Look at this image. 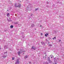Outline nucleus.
<instances>
[{
	"label": "nucleus",
	"mask_w": 64,
	"mask_h": 64,
	"mask_svg": "<svg viewBox=\"0 0 64 64\" xmlns=\"http://www.w3.org/2000/svg\"><path fill=\"white\" fill-rule=\"evenodd\" d=\"M15 7H20L21 6V4H14Z\"/></svg>",
	"instance_id": "f257e3e1"
},
{
	"label": "nucleus",
	"mask_w": 64,
	"mask_h": 64,
	"mask_svg": "<svg viewBox=\"0 0 64 64\" xmlns=\"http://www.w3.org/2000/svg\"><path fill=\"white\" fill-rule=\"evenodd\" d=\"M19 63V60H17L16 61V62L15 63V64H18Z\"/></svg>",
	"instance_id": "f03ea898"
},
{
	"label": "nucleus",
	"mask_w": 64,
	"mask_h": 64,
	"mask_svg": "<svg viewBox=\"0 0 64 64\" xmlns=\"http://www.w3.org/2000/svg\"><path fill=\"white\" fill-rule=\"evenodd\" d=\"M48 61H49V63H52V61L51 60H50L49 57H48Z\"/></svg>",
	"instance_id": "7ed1b4c3"
},
{
	"label": "nucleus",
	"mask_w": 64,
	"mask_h": 64,
	"mask_svg": "<svg viewBox=\"0 0 64 64\" xmlns=\"http://www.w3.org/2000/svg\"><path fill=\"white\" fill-rule=\"evenodd\" d=\"M21 53H22V52H18V54L19 55V56H20V54Z\"/></svg>",
	"instance_id": "20e7f679"
},
{
	"label": "nucleus",
	"mask_w": 64,
	"mask_h": 64,
	"mask_svg": "<svg viewBox=\"0 0 64 64\" xmlns=\"http://www.w3.org/2000/svg\"><path fill=\"white\" fill-rule=\"evenodd\" d=\"M32 49H34V50H35V49H36V48H35V47H34V46H32Z\"/></svg>",
	"instance_id": "39448f33"
},
{
	"label": "nucleus",
	"mask_w": 64,
	"mask_h": 64,
	"mask_svg": "<svg viewBox=\"0 0 64 64\" xmlns=\"http://www.w3.org/2000/svg\"><path fill=\"white\" fill-rule=\"evenodd\" d=\"M41 43H42V45H43L44 46V45H45V44L44 43V42H41Z\"/></svg>",
	"instance_id": "423d86ee"
},
{
	"label": "nucleus",
	"mask_w": 64,
	"mask_h": 64,
	"mask_svg": "<svg viewBox=\"0 0 64 64\" xmlns=\"http://www.w3.org/2000/svg\"><path fill=\"white\" fill-rule=\"evenodd\" d=\"M4 48H6V49H7V48H8V46H7L6 45L4 47Z\"/></svg>",
	"instance_id": "0eeeda50"
},
{
	"label": "nucleus",
	"mask_w": 64,
	"mask_h": 64,
	"mask_svg": "<svg viewBox=\"0 0 64 64\" xmlns=\"http://www.w3.org/2000/svg\"><path fill=\"white\" fill-rule=\"evenodd\" d=\"M47 35H48V34H45V36L46 37H47Z\"/></svg>",
	"instance_id": "6e6552de"
},
{
	"label": "nucleus",
	"mask_w": 64,
	"mask_h": 64,
	"mask_svg": "<svg viewBox=\"0 0 64 64\" xmlns=\"http://www.w3.org/2000/svg\"><path fill=\"white\" fill-rule=\"evenodd\" d=\"M34 24H32V25L31 26V27H34Z\"/></svg>",
	"instance_id": "1a4fd4ad"
},
{
	"label": "nucleus",
	"mask_w": 64,
	"mask_h": 64,
	"mask_svg": "<svg viewBox=\"0 0 64 64\" xmlns=\"http://www.w3.org/2000/svg\"><path fill=\"white\" fill-rule=\"evenodd\" d=\"M7 19L8 21H10V18H8Z\"/></svg>",
	"instance_id": "9d476101"
},
{
	"label": "nucleus",
	"mask_w": 64,
	"mask_h": 64,
	"mask_svg": "<svg viewBox=\"0 0 64 64\" xmlns=\"http://www.w3.org/2000/svg\"><path fill=\"white\" fill-rule=\"evenodd\" d=\"M7 17L9 16V13L8 14H7Z\"/></svg>",
	"instance_id": "9b49d317"
},
{
	"label": "nucleus",
	"mask_w": 64,
	"mask_h": 64,
	"mask_svg": "<svg viewBox=\"0 0 64 64\" xmlns=\"http://www.w3.org/2000/svg\"><path fill=\"white\" fill-rule=\"evenodd\" d=\"M28 56H25L24 57V58H27L28 57Z\"/></svg>",
	"instance_id": "f8f14e48"
},
{
	"label": "nucleus",
	"mask_w": 64,
	"mask_h": 64,
	"mask_svg": "<svg viewBox=\"0 0 64 64\" xmlns=\"http://www.w3.org/2000/svg\"><path fill=\"white\" fill-rule=\"evenodd\" d=\"M10 27L11 28H13V26H10Z\"/></svg>",
	"instance_id": "ddd939ff"
},
{
	"label": "nucleus",
	"mask_w": 64,
	"mask_h": 64,
	"mask_svg": "<svg viewBox=\"0 0 64 64\" xmlns=\"http://www.w3.org/2000/svg\"><path fill=\"white\" fill-rule=\"evenodd\" d=\"M38 10V8H36L35 10L36 11H37V10Z\"/></svg>",
	"instance_id": "4468645a"
},
{
	"label": "nucleus",
	"mask_w": 64,
	"mask_h": 64,
	"mask_svg": "<svg viewBox=\"0 0 64 64\" xmlns=\"http://www.w3.org/2000/svg\"><path fill=\"white\" fill-rule=\"evenodd\" d=\"M7 56L6 55L5 56H3V57H4V58H6V57Z\"/></svg>",
	"instance_id": "2eb2a0df"
},
{
	"label": "nucleus",
	"mask_w": 64,
	"mask_h": 64,
	"mask_svg": "<svg viewBox=\"0 0 64 64\" xmlns=\"http://www.w3.org/2000/svg\"><path fill=\"white\" fill-rule=\"evenodd\" d=\"M14 58H12V60H14Z\"/></svg>",
	"instance_id": "dca6fc26"
},
{
	"label": "nucleus",
	"mask_w": 64,
	"mask_h": 64,
	"mask_svg": "<svg viewBox=\"0 0 64 64\" xmlns=\"http://www.w3.org/2000/svg\"><path fill=\"white\" fill-rule=\"evenodd\" d=\"M22 52H22H23V53H24V54H24V52Z\"/></svg>",
	"instance_id": "f3484780"
},
{
	"label": "nucleus",
	"mask_w": 64,
	"mask_h": 64,
	"mask_svg": "<svg viewBox=\"0 0 64 64\" xmlns=\"http://www.w3.org/2000/svg\"><path fill=\"white\" fill-rule=\"evenodd\" d=\"M49 46H51V44H49Z\"/></svg>",
	"instance_id": "a211bd4d"
},
{
	"label": "nucleus",
	"mask_w": 64,
	"mask_h": 64,
	"mask_svg": "<svg viewBox=\"0 0 64 64\" xmlns=\"http://www.w3.org/2000/svg\"><path fill=\"white\" fill-rule=\"evenodd\" d=\"M29 63H30V64H31V62H29Z\"/></svg>",
	"instance_id": "6ab92c4d"
},
{
	"label": "nucleus",
	"mask_w": 64,
	"mask_h": 64,
	"mask_svg": "<svg viewBox=\"0 0 64 64\" xmlns=\"http://www.w3.org/2000/svg\"><path fill=\"white\" fill-rule=\"evenodd\" d=\"M7 53V52H5L4 54H5V53Z\"/></svg>",
	"instance_id": "aec40b11"
},
{
	"label": "nucleus",
	"mask_w": 64,
	"mask_h": 64,
	"mask_svg": "<svg viewBox=\"0 0 64 64\" xmlns=\"http://www.w3.org/2000/svg\"><path fill=\"white\" fill-rule=\"evenodd\" d=\"M54 39H56V37H54Z\"/></svg>",
	"instance_id": "412c9836"
},
{
	"label": "nucleus",
	"mask_w": 64,
	"mask_h": 64,
	"mask_svg": "<svg viewBox=\"0 0 64 64\" xmlns=\"http://www.w3.org/2000/svg\"><path fill=\"white\" fill-rule=\"evenodd\" d=\"M46 41H48V40H47V39H46Z\"/></svg>",
	"instance_id": "4be33fe9"
},
{
	"label": "nucleus",
	"mask_w": 64,
	"mask_h": 64,
	"mask_svg": "<svg viewBox=\"0 0 64 64\" xmlns=\"http://www.w3.org/2000/svg\"><path fill=\"white\" fill-rule=\"evenodd\" d=\"M41 35H42V34H43L42 33H41Z\"/></svg>",
	"instance_id": "5701e85b"
},
{
	"label": "nucleus",
	"mask_w": 64,
	"mask_h": 64,
	"mask_svg": "<svg viewBox=\"0 0 64 64\" xmlns=\"http://www.w3.org/2000/svg\"><path fill=\"white\" fill-rule=\"evenodd\" d=\"M59 41V42H60V41H61V40H60Z\"/></svg>",
	"instance_id": "b1692460"
},
{
	"label": "nucleus",
	"mask_w": 64,
	"mask_h": 64,
	"mask_svg": "<svg viewBox=\"0 0 64 64\" xmlns=\"http://www.w3.org/2000/svg\"><path fill=\"white\" fill-rule=\"evenodd\" d=\"M53 58V57L52 56L51 57V58Z\"/></svg>",
	"instance_id": "393cba45"
},
{
	"label": "nucleus",
	"mask_w": 64,
	"mask_h": 64,
	"mask_svg": "<svg viewBox=\"0 0 64 64\" xmlns=\"http://www.w3.org/2000/svg\"><path fill=\"white\" fill-rule=\"evenodd\" d=\"M52 39H53V40H54V38H53Z\"/></svg>",
	"instance_id": "a878e982"
},
{
	"label": "nucleus",
	"mask_w": 64,
	"mask_h": 64,
	"mask_svg": "<svg viewBox=\"0 0 64 64\" xmlns=\"http://www.w3.org/2000/svg\"><path fill=\"white\" fill-rule=\"evenodd\" d=\"M1 48H0V50H1Z\"/></svg>",
	"instance_id": "bb28decb"
},
{
	"label": "nucleus",
	"mask_w": 64,
	"mask_h": 64,
	"mask_svg": "<svg viewBox=\"0 0 64 64\" xmlns=\"http://www.w3.org/2000/svg\"><path fill=\"white\" fill-rule=\"evenodd\" d=\"M42 25H40V27H42Z\"/></svg>",
	"instance_id": "cd10ccee"
},
{
	"label": "nucleus",
	"mask_w": 64,
	"mask_h": 64,
	"mask_svg": "<svg viewBox=\"0 0 64 64\" xmlns=\"http://www.w3.org/2000/svg\"><path fill=\"white\" fill-rule=\"evenodd\" d=\"M47 56V55H46V56Z\"/></svg>",
	"instance_id": "c85d7f7f"
},
{
	"label": "nucleus",
	"mask_w": 64,
	"mask_h": 64,
	"mask_svg": "<svg viewBox=\"0 0 64 64\" xmlns=\"http://www.w3.org/2000/svg\"><path fill=\"white\" fill-rule=\"evenodd\" d=\"M7 11H8V10H7Z\"/></svg>",
	"instance_id": "c756f323"
},
{
	"label": "nucleus",
	"mask_w": 64,
	"mask_h": 64,
	"mask_svg": "<svg viewBox=\"0 0 64 64\" xmlns=\"http://www.w3.org/2000/svg\"><path fill=\"white\" fill-rule=\"evenodd\" d=\"M44 58H45V56H44Z\"/></svg>",
	"instance_id": "7c9ffc66"
},
{
	"label": "nucleus",
	"mask_w": 64,
	"mask_h": 64,
	"mask_svg": "<svg viewBox=\"0 0 64 64\" xmlns=\"http://www.w3.org/2000/svg\"><path fill=\"white\" fill-rule=\"evenodd\" d=\"M56 64H57V63H56Z\"/></svg>",
	"instance_id": "2f4dec72"
},
{
	"label": "nucleus",
	"mask_w": 64,
	"mask_h": 64,
	"mask_svg": "<svg viewBox=\"0 0 64 64\" xmlns=\"http://www.w3.org/2000/svg\"><path fill=\"white\" fill-rule=\"evenodd\" d=\"M10 21H11V20H10Z\"/></svg>",
	"instance_id": "473e14b6"
},
{
	"label": "nucleus",
	"mask_w": 64,
	"mask_h": 64,
	"mask_svg": "<svg viewBox=\"0 0 64 64\" xmlns=\"http://www.w3.org/2000/svg\"><path fill=\"white\" fill-rule=\"evenodd\" d=\"M48 44H49V43H48Z\"/></svg>",
	"instance_id": "72a5a7b5"
}]
</instances>
